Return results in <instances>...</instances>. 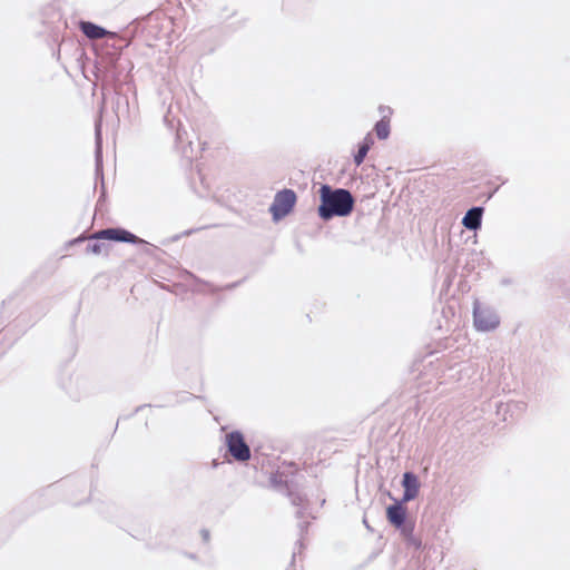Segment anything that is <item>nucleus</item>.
I'll list each match as a JSON object with an SVG mask.
<instances>
[{"mask_svg": "<svg viewBox=\"0 0 570 570\" xmlns=\"http://www.w3.org/2000/svg\"><path fill=\"white\" fill-rule=\"evenodd\" d=\"M87 237H88V236H86V234H85V233H82V234H80L79 236H77V237H75V238H72V239H70V240H68V242L66 243V247H73V246H76V245H79V244H81V243H85V242H87Z\"/></svg>", "mask_w": 570, "mask_h": 570, "instance_id": "20", "label": "nucleus"}, {"mask_svg": "<svg viewBox=\"0 0 570 570\" xmlns=\"http://www.w3.org/2000/svg\"><path fill=\"white\" fill-rule=\"evenodd\" d=\"M296 203L297 195L295 190L291 188H283L278 190L268 208L273 222L278 223L288 216L294 210Z\"/></svg>", "mask_w": 570, "mask_h": 570, "instance_id": "4", "label": "nucleus"}, {"mask_svg": "<svg viewBox=\"0 0 570 570\" xmlns=\"http://www.w3.org/2000/svg\"><path fill=\"white\" fill-rule=\"evenodd\" d=\"M473 324L476 331L491 332L500 325L499 315L489 306H482L479 299L473 302Z\"/></svg>", "mask_w": 570, "mask_h": 570, "instance_id": "6", "label": "nucleus"}, {"mask_svg": "<svg viewBox=\"0 0 570 570\" xmlns=\"http://www.w3.org/2000/svg\"><path fill=\"white\" fill-rule=\"evenodd\" d=\"M106 237L99 235V230L94 232L87 237V245L83 248L86 255H106L108 256L110 250V244L106 243Z\"/></svg>", "mask_w": 570, "mask_h": 570, "instance_id": "10", "label": "nucleus"}, {"mask_svg": "<svg viewBox=\"0 0 570 570\" xmlns=\"http://www.w3.org/2000/svg\"><path fill=\"white\" fill-rule=\"evenodd\" d=\"M121 52L117 48H108L97 56L96 69L102 73L112 85L121 82L124 67L121 66Z\"/></svg>", "mask_w": 570, "mask_h": 570, "instance_id": "3", "label": "nucleus"}, {"mask_svg": "<svg viewBox=\"0 0 570 570\" xmlns=\"http://www.w3.org/2000/svg\"><path fill=\"white\" fill-rule=\"evenodd\" d=\"M176 396L178 397V399L176 400V403H177V404L186 403V402H189V401H191V400H196V399H198V400H204V397H203V396H200V395H195V394L187 393V392H183V393H180V392H179V393H176Z\"/></svg>", "mask_w": 570, "mask_h": 570, "instance_id": "19", "label": "nucleus"}, {"mask_svg": "<svg viewBox=\"0 0 570 570\" xmlns=\"http://www.w3.org/2000/svg\"><path fill=\"white\" fill-rule=\"evenodd\" d=\"M389 498L393 503L389 504L385 509V517L390 525L395 528L406 546L415 550L422 549V541L414 535L415 521L410 517L405 507L407 502H401L391 492H387Z\"/></svg>", "mask_w": 570, "mask_h": 570, "instance_id": "2", "label": "nucleus"}, {"mask_svg": "<svg viewBox=\"0 0 570 570\" xmlns=\"http://www.w3.org/2000/svg\"><path fill=\"white\" fill-rule=\"evenodd\" d=\"M297 527L299 530V537H304L308 531L309 522L301 521V522H298Z\"/></svg>", "mask_w": 570, "mask_h": 570, "instance_id": "23", "label": "nucleus"}, {"mask_svg": "<svg viewBox=\"0 0 570 570\" xmlns=\"http://www.w3.org/2000/svg\"><path fill=\"white\" fill-rule=\"evenodd\" d=\"M269 483L273 489L286 493L291 487L288 485L287 480H284L283 476L278 472H274L269 476Z\"/></svg>", "mask_w": 570, "mask_h": 570, "instance_id": "16", "label": "nucleus"}, {"mask_svg": "<svg viewBox=\"0 0 570 570\" xmlns=\"http://www.w3.org/2000/svg\"><path fill=\"white\" fill-rule=\"evenodd\" d=\"M246 23V19H242V20H238L236 22H232L226 26V28L229 30V31H237L239 29H242Z\"/></svg>", "mask_w": 570, "mask_h": 570, "instance_id": "21", "label": "nucleus"}, {"mask_svg": "<svg viewBox=\"0 0 570 570\" xmlns=\"http://www.w3.org/2000/svg\"><path fill=\"white\" fill-rule=\"evenodd\" d=\"M501 284H502V285H510V284H511V279H509V278H503V279L501 281Z\"/></svg>", "mask_w": 570, "mask_h": 570, "instance_id": "28", "label": "nucleus"}, {"mask_svg": "<svg viewBox=\"0 0 570 570\" xmlns=\"http://www.w3.org/2000/svg\"><path fill=\"white\" fill-rule=\"evenodd\" d=\"M484 208L482 206L470 207L462 218V225L470 232H476L482 227Z\"/></svg>", "mask_w": 570, "mask_h": 570, "instance_id": "12", "label": "nucleus"}, {"mask_svg": "<svg viewBox=\"0 0 570 570\" xmlns=\"http://www.w3.org/2000/svg\"><path fill=\"white\" fill-rule=\"evenodd\" d=\"M164 407L165 405H160V404H156V405H151V404H141L139 406H137L134 412L127 416H124V419H130L135 414H137L138 412H140L141 410H144L145 407Z\"/></svg>", "mask_w": 570, "mask_h": 570, "instance_id": "22", "label": "nucleus"}, {"mask_svg": "<svg viewBox=\"0 0 570 570\" xmlns=\"http://www.w3.org/2000/svg\"><path fill=\"white\" fill-rule=\"evenodd\" d=\"M189 559L191 560H196L197 559V556L195 553H187L186 554Z\"/></svg>", "mask_w": 570, "mask_h": 570, "instance_id": "29", "label": "nucleus"}, {"mask_svg": "<svg viewBox=\"0 0 570 570\" xmlns=\"http://www.w3.org/2000/svg\"><path fill=\"white\" fill-rule=\"evenodd\" d=\"M401 485L403 494L401 498H397L401 502H411L419 497L421 482L413 471H405L402 474Z\"/></svg>", "mask_w": 570, "mask_h": 570, "instance_id": "9", "label": "nucleus"}, {"mask_svg": "<svg viewBox=\"0 0 570 570\" xmlns=\"http://www.w3.org/2000/svg\"><path fill=\"white\" fill-rule=\"evenodd\" d=\"M379 111L382 117L374 124L373 131L379 140H386L391 134V115L393 110L389 106L381 105Z\"/></svg>", "mask_w": 570, "mask_h": 570, "instance_id": "11", "label": "nucleus"}, {"mask_svg": "<svg viewBox=\"0 0 570 570\" xmlns=\"http://www.w3.org/2000/svg\"><path fill=\"white\" fill-rule=\"evenodd\" d=\"M305 510H306L305 505L299 507V509L296 511V518L297 519H303L304 514H305Z\"/></svg>", "mask_w": 570, "mask_h": 570, "instance_id": "26", "label": "nucleus"}, {"mask_svg": "<svg viewBox=\"0 0 570 570\" xmlns=\"http://www.w3.org/2000/svg\"><path fill=\"white\" fill-rule=\"evenodd\" d=\"M225 446L227 453L236 462L245 463L252 456L250 448L239 430H233L225 435Z\"/></svg>", "mask_w": 570, "mask_h": 570, "instance_id": "5", "label": "nucleus"}, {"mask_svg": "<svg viewBox=\"0 0 570 570\" xmlns=\"http://www.w3.org/2000/svg\"><path fill=\"white\" fill-rule=\"evenodd\" d=\"M363 523H364V525L366 527V529H367V530L373 531V529H372V528H371V525L368 524V522H367V519H366V518H363Z\"/></svg>", "mask_w": 570, "mask_h": 570, "instance_id": "27", "label": "nucleus"}, {"mask_svg": "<svg viewBox=\"0 0 570 570\" xmlns=\"http://www.w3.org/2000/svg\"><path fill=\"white\" fill-rule=\"evenodd\" d=\"M187 277H188V279L193 281L197 285L206 286L208 288V291L212 292V293H218L220 291H232V289H235L236 287H238L245 281V278H243V279H239L237 282H233V283L226 284L223 287H219V286H216V285H214L213 283H210L208 281L202 279L200 277H198L197 275H195L191 272L187 273Z\"/></svg>", "mask_w": 570, "mask_h": 570, "instance_id": "15", "label": "nucleus"}, {"mask_svg": "<svg viewBox=\"0 0 570 570\" xmlns=\"http://www.w3.org/2000/svg\"><path fill=\"white\" fill-rule=\"evenodd\" d=\"M99 235L101 237H106L107 242L125 243L131 245H148V242L120 226L99 229Z\"/></svg>", "mask_w": 570, "mask_h": 570, "instance_id": "8", "label": "nucleus"}, {"mask_svg": "<svg viewBox=\"0 0 570 570\" xmlns=\"http://www.w3.org/2000/svg\"><path fill=\"white\" fill-rule=\"evenodd\" d=\"M198 145H203V147H200V150H204L205 142L204 144L198 142Z\"/></svg>", "mask_w": 570, "mask_h": 570, "instance_id": "31", "label": "nucleus"}, {"mask_svg": "<svg viewBox=\"0 0 570 570\" xmlns=\"http://www.w3.org/2000/svg\"><path fill=\"white\" fill-rule=\"evenodd\" d=\"M373 145L374 138L372 136V132H367L365 137L357 144V149L353 154V161L356 166H361L364 163L366 155L371 150Z\"/></svg>", "mask_w": 570, "mask_h": 570, "instance_id": "14", "label": "nucleus"}, {"mask_svg": "<svg viewBox=\"0 0 570 570\" xmlns=\"http://www.w3.org/2000/svg\"><path fill=\"white\" fill-rule=\"evenodd\" d=\"M200 535H202V539H203V541H204L205 543L209 542V540H210V532H209V530H207V529H202V530H200Z\"/></svg>", "mask_w": 570, "mask_h": 570, "instance_id": "25", "label": "nucleus"}, {"mask_svg": "<svg viewBox=\"0 0 570 570\" xmlns=\"http://www.w3.org/2000/svg\"><path fill=\"white\" fill-rule=\"evenodd\" d=\"M78 26L80 31L89 39H101L106 36H114V32L92 21L80 20Z\"/></svg>", "mask_w": 570, "mask_h": 570, "instance_id": "13", "label": "nucleus"}, {"mask_svg": "<svg viewBox=\"0 0 570 570\" xmlns=\"http://www.w3.org/2000/svg\"><path fill=\"white\" fill-rule=\"evenodd\" d=\"M195 232V229L190 228V229H186L184 230L181 234H178V235H175L171 237V242H177L183 236H189L191 235L193 233Z\"/></svg>", "mask_w": 570, "mask_h": 570, "instance_id": "24", "label": "nucleus"}, {"mask_svg": "<svg viewBox=\"0 0 570 570\" xmlns=\"http://www.w3.org/2000/svg\"><path fill=\"white\" fill-rule=\"evenodd\" d=\"M318 197L317 215L323 222H330L335 217H347L355 207V198L346 188L322 184Z\"/></svg>", "mask_w": 570, "mask_h": 570, "instance_id": "1", "label": "nucleus"}, {"mask_svg": "<svg viewBox=\"0 0 570 570\" xmlns=\"http://www.w3.org/2000/svg\"><path fill=\"white\" fill-rule=\"evenodd\" d=\"M285 494L289 498L291 503L293 505H295V507L304 505L305 498L301 493L294 492L292 489H289Z\"/></svg>", "mask_w": 570, "mask_h": 570, "instance_id": "17", "label": "nucleus"}, {"mask_svg": "<svg viewBox=\"0 0 570 570\" xmlns=\"http://www.w3.org/2000/svg\"><path fill=\"white\" fill-rule=\"evenodd\" d=\"M95 180L96 185L100 181L101 193L98 204L106 197V187L104 179V155H102V120L101 118L95 121Z\"/></svg>", "mask_w": 570, "mask_h": 570, "instance_id": "7", "label": "nucleus"}, {"mask_svg": "<svg viewBox=\"0 0 570 570\" xmlns=\"http://www.w3.org/2000/svg\"><path fill=\"white\" fill-rule=\"evenodd\" d=\"M304 537H299L296 542H295V548H294V552L292 554V559H291V562H289V568H293L295 567V559H296V553H301L304 549H305V543H304Z\"/></svg>", "mask_w": 570, "mask_h": 570, "instance_id": "18", "label": "nucleus"}, {"mask_svg": "<svg viewBox=\"0 0 570 570\" xmlns=\"http://www.w3.org/2000/svg\"><path fill=\"white\" fill-rule=\"evenodd\" d=\"M218 464H219V463H218L216 460H214V461H213V466H214V468H217V466H218Z\"/></svg>", "mask_w": 570, "mask_h": 570, "instance_id": "30", "label": "nucleus"}]
</instances>
